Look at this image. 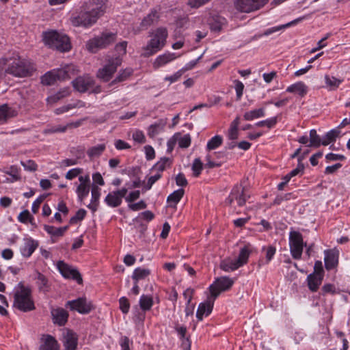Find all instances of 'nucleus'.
<instances>
[{"instance_id":"f257e3e1","label":"nucleus","mask_w":350,"mask_h":350,"mask_svg":"<svg viewBox=\"0 0 350 350\" xmlns=\"http://www.w3.org/2000/svg\"><path fill=\"white\" fill-rule=\"evenodd\" d=\"M105 10L103 0H86L80 8L79 12L72 14L70 21L75 27H90L105 14Z\"/></svg>"},{"instance_id":"f03ea898","label":"nucleus","mask_w":350,"mask_h":350,"mask_svg":"<svg viewBox=\"0 0 350 350\" xmlns=\"http://www.w3.org/2000/svg\"><path fill=\"white\" fill-rule=\"evenodd\" d=\"M14 308L22 312H29L35 309L34 301L31 295V289L25 286L21 282L14 290Z\"/></svg>"},{"instance_id":"7ed1b4c3","label":"nucleus","mask_w":350,"mask_h":350,"mask_svg":"<svg viewBox=\"0 0 350 350\" xmlns=\"http://www.w3.org/2000/svg\"><path fill=\"white\" fill-rule=\"evenodd\" d=\"M42 40L45 45L49 48L60 52L68 51L71 49L69 38L66 35L59 33L55 30L43 32Z\"/></svg>"},{"instance_id":"20e7f679","label":"nucleus","mask_w":350,"mask_h":350,"mask_svg":"<svg viewBox=\"0 0 350 350\" xmlns=\"http://www.w3.org/2000/svg\"><path fill=\"white\" fill-rule=\"evenodd\" d=\"M34 70V66L29 60L22 58L16 54L10 58L5 72L15 77H25L31 75Z\"/></svg>"},{"instance_id":"39448f33","label":"nucleus","mask_w":350,"mask_h":350,"mask_svg":"<svg viewBox=\"0 0 350 350\" xmlns=\"http://www.w3.org/2000/svg\"><path fill=\"white\" fill-rule=\"evenodd\" d=\"M152 34V39L144 48L145 51L144 56L145 57H149L161 50L164 46L168 35L165 27L157 28Z\"/></svg>"},{"instance_id":"423d86ee","label":"nucleus","mask_w":350,"mask_h":350,"mask_svg":"<svg viewBox=\"0 0 350 350\" xmlns=\"http://www.w3.org/2000/svg\"><path fill=\"white\" fill-rule=\"evenodd\" d=\"M73 66L67 65L62 68L53 69L45 73L41 77V83L44 85H54L57 81H62L71 78Z\"/></svg>"},{"instance_id":"0eeeda50","label":"nucleus","mask_w":350,"mask_h":350,"mask_svg":"<svg viewBox=\"0 0 350 350\" xmlns=\"http://www.w3.org/2000/svg\"><path fill=\"white\" fill-rule=\"evenodd\" d=\"M250 198V194L245 187L241 184H237L232 188L230 195L226 199L225 203L232 207H235L236 204L239 206H243Z\"/></svg>"},{"instance_id":"6e6552de","label":"nucleus","mask_w":350,"mask_h":350,"mask_svg":"<svg viewBox=\"0 0 350 350\" xmlns=\"http://www.w3.org/2000/svg\"><path fill=\"white\" fill-rule=\"evenodd\" d=\"M106 61V65L98 69L96 74L97 77L104 82L109 81L117 70L118 67L122 64L120 57L107 56Z\"/></svg>"},{"instance_id":"1a4fd4ad","label":"nucleus","mask_w":350,"mask_h":350,"mask_svg":"<svg viewBox=\"0 0 350 350\" xmlns=\"http://www.w3.org/2000/svg\"><path fill=\"white\" fill-rule=\"evenodd\" d=\"M290 252L294 259H300L303 252L304 243L302 234L297 231H291L289 233Z\"/></svg>"},{"instance_id":"9d476101","label":"nucleus","mask_w":350,"mask_h":350,"mask_svg":"<svg viewBox=\"0 0 350 350\" xmlns=\"http://www.w3.org/2000/svg\"><path fill=\"white\" fill-rule=\"evenodd\" d=\"M233 284L234 280L228 277L218 278L209 286L210 294L216 299L221 292L229 290Z\"/></svg>"},{"instance_id":"9b49d317","label":"nucleus","mask_w":350,"mask_h":350,"mask_svg":"<svg viewBox=\"0 0 350 350\" xmlns=\"http://www.w3.org/2000/svg\"><path fill=\"white\" fill-rule=\"evenodd\" d=\"M269 0H236L235 8L241 12L249 13L260 9Z\"/></svg>"},{"instance_id":"f8f14e48","label":"nucleus","mask_w":350,"mask_h":350,"mask_svg":"<svg viewBox=\"0 0 350 350\" xmlns=\"http://www.w3.org/2000/svg\"><path fill=\"white\" fill-rule=\"evenodd\" d=\"M65 306L71 310H76L80 314H88L94 308L92 301L85 297L68 301Z\"/></svg>"},{"instance_id":"ddd939ff","label":"nucleus","mask_w":350,"mask_h":350,"mask_svg":"<svg viewBox=\"0 0 350 350\" xmlns=\"http://www.w3.org/2000/svg\"><path fill=\"white\" fill-rule=\"evenodd\" d=\"M57 267L64 278L72 279L77 281L78 284L82 283L81 275L77 269L72 267L62 260L57 262Z\"/></svg>"},{"instance_id":"4468645a","label":"nucleus","mask_w":350,"mask_h":350,"mask_svg":"<svg viewBox=\"0 0 350 350\" xmlns=\"http://www.w3.org/2000/svg\"><path fill=\"white\" fill-rule=\"evenodd\" d=\"M215 300V298L210 295L206 300L199 304L196 312V317L199 321H202L204 316L207 317L211 313Z\"/></svg>"},{"instance_id":"2eb2a0df","label":"nucleus","mask_w":350,"mask_h":350,"mask_svg":"<svg viewBox=\"0 0 350 350\" xmlns=\"http://www.w3.org/2000/svg\"><path fill=\"white\" fill-rule=\"evenodd\" d=\"M324 262L327 270H332L338 265L339 252L338 250H326L324 251Z\"/></svg>"},{"instance_id":"dca6fc26","label":"nucleus","mask_w":350,"mask_h":350,"mask_svg":"<svg viewBox=\"0 0 350 350\" xmlns=\"http://www.w3.org/2000/svg\"><path fill=\"white\" fill-rule=\"evenodd\" d=\"M72 83L78 92H85L93 86L94 80L89 76H83L76 78Z\"/></svg>"},{"instance_id":"f3484780","label":"nucleus","mask_w":350,"mask_h":350,"mask_svg":"<svg viewBox=\"0 0 350 350\" xmlns=\"http://www.w3.org/2000/svg\"><path fill=\"white\" fill-rule=\"evenodd\" d=\"M80 184L78 185L76 192L80 201H83L90 192V179L88 175L79 177Z\"/></svg>"},{"instance_id":"a211bd4d","label":"nucleus","mask_w":350,"mask_h":350,"mask_svg":"<svg viewBox=\"0 0 350 350\" xmlns=\"http://www.w3.org/2000/svg\"><path fill=\"white\" fill-rule=\"evenodd\" d=\"M51 314L53 322L59 326L64 325L68 321V313L62 308H51Z\"/></svg>"},{"instance_id":"6ab92c4d","label":"nucleus","mask_w":350,"mask_h":350,"mask_svg":"<svg viewBox=\"0 0 350 350\" xmlns=\"http://www.w3.org/2000/svg\"><path fill=\"white\" fill-rule=\"evenodd\" d=\"M160 18V14L156 9H152L150 12L142 19L140 23L139 27L141 29H147L151 25L158 23Z\"/></svg>"},{"instance_id":"aec40b11","label":"nucleus","mask_w":350,"mask_h":350,"mask_svg":"<svg viewBox=\"0 0 350 350\" xmlns=\"http://www.w3.org/2000/svg\"><path fill=\"white\" fill-rule=\"evenodd\" d=\"M63 345L64 350H76L78 345L77 334L71 330H68L64 336Z\"/></svg>"},{"instance_id":"412c9836","label":"nucleus","mask_w":350,"mask_h":350,"mask_svg":"<svg viewBox=\"0 0 350 350\" xmlns=\"http://www.w3.org/2000/svg\"><path fill=\"white\" fill-rule=\"evenodd\" d=\"M38 247V241L32 239L31 238L27 239L25 240L23 246L21 248V253L24 257L29 258Z\"/></svg>"},{"instance_id":"4be33fe9","label":"nucleus","mask_w":350,"mask_h":350,"mask_svg":"<svg viewBox=\"0 0 350 350\" xmlns=\"http://www.w3.org/2000/svg\"><path fill=\"white\" fill-rule=\"evenodd\" d=\"M301 20H302L301 18H298L297 19H295V20H293V21L286 23V24L269 28V29L265 30L264 31V33H262V34H256V35H254L252 38V40H256L258 38H260L262 36H269V35H270V34H271V33H273L274 32H276V31H280L281 29H285L286 27H291V26H292L293 25L297 24L298 22L301 21Z\"/></svg>"},{"instance_id":"5701e85b","label":"nucleus","mask_w":350,"mask_h":350,"mask_svg":"<svg viewBox=\"0 0 350 350\" xmlns=\"http://www.w3.org/2000/svg\"><path fill=\"white\" fill-rule=\"evenodd\" d=\"M208 22L211 31H219L221 29L223 25L226 24V21L225 18L219 15L213 14L210 16Z\"/></svg>"},{"instance_id":"b1692460","label":"nucleus","mask_w":350,"mask_h":350,"mask_svg":"<svg viewBox=\"0 0 350 350\" xmlns=\"http://www.w3.org/2000/svg\"><path fill=\"white\" fill-rule=\"evenodd\" d=\"M323 280V275L310 273L307 276L308 288L312 292H317Z\"/></svg>"},{"instance_id":"393cba45","label":"nucleus","mask_w":350,"mask_h":350,"mask_svg":"<svg viewBox=\"0 0 350 350\" xmlns=\"http://www.w3.org/2000/svg\"><path fill=\"white\" fill-rule=\"evenodd\" d=\"M176 58L174 53H165L158 56L153 62V68L157 70L159 68L165 65Z\"/></svg>"},{"instance_id":"a878e982","label":"nucleus","mask_w":350,"mask_h":350,"mask_svg":"<svg viewBox=\"0 0 350 350\" xmlns=\"http://www.w3.org/2000/svg\"><path fill=\"white\" fill-rule=\"evenodd\" d=\"M44 343L40 345V350H59L57 341L51 335L43 336Z\"/></svg>"},{"instance_id":"bb28decb","label":"nucleus","mask_w":350,"mask_h":350,"mask_svg":"<svg viewBox=\"0 0 350 350\" xmlns=\"http://www.w3.org/2000/svg\"><path fill=\"white\" fill-rule=\"evenodd\" d=\"M97 37L100 41L102 48L105 49L116 41V33L105 32Z\"/></svg>"},{"instance_id":"cd10ccee","label":"nucleus","mask_w":350,"mask_h":350,"mask_svg":"<svg viewBox=\"0 0 350 350\" xmlns=\"http://www.w3.org/2000/svg\"><path fill=\"white\" fill-rule=\"evenodd\" d=\"M105 202L109 206L115 208L121 204L122 200L114 191L107 194L105 198Z\"/></svg>"},{"instance_id":"c85d7f7f","label":"nucleus","mask_w":350,"mask_h":350,"mask_svg":"<svg viewBox=\"0 0 350 350\" xmlns=\"http://www.w3.org/2000/svg\"><path fill=\"white\" fill-rule=\"evenodd\" d=\"M307 86L301 81L295 83L286 89V92L297 93L301 96H304L307 93Z\"/></svg>"},{"instance_id":"c756f323","label":"nucleus","mask_w":350,"mask_h":350,"mask_svg":"<svg viewBox=\"0 0 350 350\" xmlns=\"http://www.w3.org/2000/svg\"><path fill=\"white\" fill-rule=\"evenodd\" d=\"M165 125V122L163 120H159L158 122L152 124L148 128V135L150 138L155 137L159 133H161Z\"/></svg>"},{"instance_id":"7c9ffc66","label":"nucleus","mask_w":350,"mask_h":350,"mask_svg":"<svg viewBox=\"0 0 350 350\" xmlns=\"http://www.w3.org/2000/svg\"><path fill=\"white\" fill-rule=\"evenodd\" d=\"M342 82V79L328 75H325V87L330 91L336 90Z\"/></svg>"},{"instance_id":"2f4dec72","label":"nucleus","mask_w":350,"mask_h":350,"mask_svg":"<svg viewBox=\"0 0 350 350\" xmlns=\"http://www.w3.org/2000/svg\"><path fill=\"white\" fill-rule=\"evenodd\" d=\"M172 160L167 157L161 158L156 164L152 167V170L157 171V173L163 172L167 167H170L172 165Z\"/></svg>"},{"instance_id":"473e14b6","label":"nucleus","mask_w":350,"mask_h":350,"mask_svg":"<svg viewBox=\"0 0 350 350\" xmlns=\"http://www.w3.org/2000/svg\"><path fill=\"white\" fill-rule=\"evenodd\" d=\"M150 274V269L137 267L133 271L132 278L135 283H137L139 280L146 279Z\"/></svg>"},{"instance_id":"72a5a7b5","label":"nucleus","mask_w":350,"mask_h":350,"mask_svg":"<svg viewBox=\"0 0 350 350\" xmlns=\"http://www.w3.org/2000/svg\"><path fill=\"white\" fill-rule=\"evenodd\" d=\"M340 131L338 129H334L327 132L322 138V145L327 146L336 141L339 136Z\"/></svg>"},{"instance_id":"f704fd0d","label":"nucleus","mask_w":350,"mask_h":350,"mask_svg":"<svg viewBox=\"0 0 350 350\" xmlns=\"http://www.w3.org/2000/svg\"><path fill=\"white\" fill-rule=\"evenodd\" d=\"M265 116V109L259 108L245 112L243 115V118L245 120L251 121L254 119L264 117Z\"/></svg>"},{"instance_id":"c9c22d12","label":"nucleus","mask_w":350,"mask_h":350,"mask_svg":"<svg viewBox=\"0 0 350 350\" xmlns=\"http://www.w3.org/2000/svg\"><path fill=\"white\" fill-rule=\"evenodd\" d=\"M133 72V70L131 68H127L121 70L116 77L113 80L111 84H115L126 81Z\"/></svg>"},{"instance_id":"e433bc0d","label":"nucleus","mask_w":350,"mask_h":350,"mask_svg":"<svg viewBox=\"0 0 350 350\" xmlns=\"http://www.w3.org/2000/svg\"><path fill=\"white\" fill-rule=\"evenodd\" d=\"M250 254V252L247 246H245L241 249L237 259H235L239 267L247 263Z\"/></svg>"},{"instance_id":"4c0bfd02","label":"nucleus","mask_w":350,"mask_h":350,"mask_svg":"<svg viewBox=\"0 0 350 350\" xmlns=\"http://www.w3.org/2000/svg\"><path fill=\"white\" fill-rule=\"evenodd\" d=\"M139 306L144 311L150 310L153 305V299L151 296L142 295L139 299Z\"/></svg>"},{"instance_id":"58836bf2","label":"nucleus","mask_w":350,"mask_h":350,"mask_svg":"<svg viewBox=\"0 0 350 350\" xmlns=\"http://www.w3.org/2000/svg\"><path fill=\"white\" fill-rule=\"evenodd\" d=\"M36 283L40 291L46 293L49 291L50 287L48 280L43 274L40 273H38Z\"/></svg>"},{"instance_id":"ea45409f","label":"nucleus","mask_w":350,"mask_h":350,"mask_svg":"<svg viewBox=\"0 0 350 350\" xmlns=\"http://www.w3.org/2000/svg\"><path fill=\"white\" fill-rule=\"evenodd\" d=\"M184 193L185 191L183 189L176 190L168 196L167 202L170 204L172 203L175 206L183 197Z\"/></svg>"},{"instance_id":"a19ab883","label":"nucleus","mask_w":350,"mask_h":350,"mask_svg":"<svg viewBox=\"0 0 350 350\" xmlns=\"http://www.w3.org/2000/svg\"><path fill=\"white\" fill-rule=\"evenodd\" d=\"M86 49L91 53H96L99 50L102 49L100 41L98 37H95L90 40L86 43Z\"/></svg>"},{"instance_id":"79ce46f5","label":"nucleus","mask_w":350,"mask_h":350,"mask_svg":"<svg viewBox=\"0 0 350 350\" xmlns=\"http://www.w3.org/2000/svg\"><path fill=\"white\" fill-rule=\"evenodd\" d=\"M321 145H322V139H321L320 136L317 134V131L315 129L310 130V144L308 146L318 148Z\"/></svg>"},{"instance_id":"37998d69","label":"nucleus","mask_w":350,"mask_h":350,"mask_svg":"<svg viewBox=\"0 0 350 350\" xmlns=\"http://www.w3.org/2000/svg\"><path fill=\"white\" fill-rule=\"evenodd\" d=\"M236 260H224L221 262L220 267L225 271H234L239 268Z\"/></svg>"},{"instance_id":"c03bdc74","label":"nucleus","mask_w":350,"mask_h":350,"mask_svg":"<svg viewBox=\"0 0 350 350\" xmlns=\"http://www.w3.org/2000/svg\"><path fill=\"white\" fill-rule=\"evenodd\" d=\"M105 148L106 147L104 144H98L88 149L87 154L90 158L97 157L103 152V151L105 150Z\"/></svg>"},{"instance_id":"a18cd8bd","label":"nucleus","mask_w":350,"mask_h":350,"mask_svg":"<svg viewBox=\"0 0 350 350\" xmlns=\"http://www.w3.org/2000/svg\"><path fill=\"white\" fill-rule=\"evenodd\" d=\"M20 170L16 165H12L9 167L8 170L5 171V173L11 176L12 179L7 178V181L14 182L21 180Z\"/></svg>"},{"instance_id":"49530a36","label":"nucleus","mask_w":350,"mask_h":350,"mask_svg":"<svg viewBox=\"0 0 350 350\" xmlns=\"http://www.w3.org/2000/svg\"><path fill=\"white\" fill-rule=\"evenodd\" d=\"M222 137L220 135H215L208 142L206 148L208 150H214L219 147L222 144Z\"/></svg>"},{"instance_id":"de8ad7c7","label":"nucleus","mask_w":350,"mask_h":350,"mask_svg":"<svg viewBox=\"0 0 350 350\" xmlns=\"http://www.w3.org/2000/svg\"><path fill=\"white\" fill-rule=\"evenodd\" d=\"M70 94V91L68 88L64 89L55 95H53L47 98L49 103H54L58 101L59 100L68 96Z\"/></svg>"},{"instance_id":"09e8293b","label":"nucleus","mask_w":350,"mask_h":350,"mask_svg":"<svg viewBox=\"0 0 350 350\" xmlns=\"http://www.w3.org/2000/svg\"><path fill=\"white\" fill-rule=\"evenodd\" d=\"M337 293L336 288L334 284L327 283L325 284L322 288L320 295L325 296L327 294L335 295Z\"/></svg>"},{"instance_id":"8fccbe9b","label":"nucleus","mask_w":350,"mask_h":350,"mask_svg":"<svg viewBox=\"0 0 350 350\" xmlns=\"http://www.w3.org/2000/svg\"><path fill=\"white\" fill-rule=\"evenodd\" d=\"M203 164L199 158H196L194 159L191 169L193 172V176L195 177L199 176V175L201 174V172L202 170Z\"/></svg>"},{"instance_id":"3c124183","label":"nucleus","mask_w":350,"mask_h":350,"mask_svg":"<svg viewBox=\"0 0 350 350\" xmlns=\"http://www.w3.org/2000/svg\"><path fill=\"white\" fill-rule=\"evenodd\" d=\"M127 42L122 41L117 44L115 46V51L118 53L115 57H120L122 59L123 55L126 53Z\"/></svg>"},{"instance_id":"603ef678","label":"nucleus","mask_w":350,"mask_h":350,"mask_svg":"<svg viewBox=\"0 0 350 350\" xmlns=\"http://www.w3.org/2000/svg\"><path fill=\"white\" fill-rule=\"evenodd\" d=\"M85 215H86L85 210H84L83 208L78 210L77 212L76 213L75 215H74L73 217H72L70 219V224H74L77 223L79 221L83 220L84 219V217H85Z\"/></svg>"},{"instance_id":"864d4df0","label":"nucleus","mask_w":350,"mask_h":350,"mask_svg":"<svg viewBox=\"0 0 350 350\" xmlns=\"http://www.w3.org/2000/svg\"><path fill=\"white\" fill-rule=\"evenodd\" d=\"M21 164L27 171L35 172L38 169V165L35 163L34 161L31 159L26 161H21Z\"/></svg>"},{"instance_id":"5fc2aeb1","label":"nucleus","mask_w":350,"mask_h":350,"mask_svg":"<svg viewBox=\"0 0 350 350\" xmlns=\"http://www.w3.org/2000/svg\"><path fill=\"white\" fill-rule=\"evenodd\" d=\"M277 124V117H273L269 119H267L265 120H262L258 122L256 125L257 126H266L269 129L273 127Z\"/></svg>"},{"instance_id":"6e6d98bb","label":"nucleus","mask_w":350,"mask_h":350,"mask_svg":"<svg viewBox=\"0 0 350 350\" xmlns=\"http://www.w3.org/2000/svg\"><path fill=\"white\" fill-rule=\"evenodd\" d=\"M71 153L75 156V159H77L79 161V159L84 158L85 157V148L82 146H78L76 148H72L70 150Z\"/></svg>"},{"instance_id":"4d7b16f0","label":"nucleus","mask_w":350,"mask_h":350,"mask_svg":"<svg viewBox=\"0 0 350 350\" xmlns=\"http://www.w3.org/2000/svg\"><path fill=\"white\" fill-rule=\"evenodd\" d=\"M119 304L121 311L124 314H127L130 308L129 299L125 297H122L119 299Z\"/></svg>"},{"instance_id":"13d9d810","label":"nucleus","mask_w":350,"mask_h":350,"mask_svg":"<svg viewBox=\"0 0 350 350\" xmlns=\"http://www.w3.org/2000/svg\"><path fill=\"white\" fill-rule=\"evenodd\" d=\"M11 116L9 108L7 105L0 106V122L5 121Z\"/></svg>"},{"instance_id":"bf43d9fd","label":"nucleus","mask_w":350,"mask_h":350,"mask_svg":"<svg viewBox=\"0 0 350 350\" xmlns=\"http://www.w3.org/2000/svg\"><path fill=\"white\" fill-rule=\"evenodd\" d=\"M91 194H92L91 202L92 203L96 202V203L98 204V200H99L100 196V189L96 185H93L92 187Z\"/></svg>"},{"instance_id":"052dcab7","label":"nucleus","mask_w":350,"mask_h":350,"mask_svg":"<svg viewBox=\"0 0 350 350\" xmlns=\"http://www.w3.org/2000/svg\"><path fill=\"white\" fill-rule=\"evenodd\" d=\"M234 88L236 90V94H237V100H239L241 99V98L243 95L244 85L241 81H240L239 80H235L234 81Z\"/></svg>"},{"instance_id":"680f3d73","label":"nucleus","mask_w":350,"mask_h":350,"mask_svg":"<svg viewBox=\"0 0 350 350\" xmlns=\"http://www.w3.org/2000/svg\"><path fill=\"white\" fill-rule=\"evenodd\" d=\"M191 144V137L189 134L180 137L178 139V146L182 148H188Z\"/></svg>"},{"instance_id":"e2e57ef3","label":"nucleus","mask_w":350,"mask_h":350,"mask_svg":"<svg viewBox=\"0 0 350 350\" xmlns=\"http://www.w3.org/2000/svg\"><path fill=\"white\" fill-rule=\"evenodd\" d=\"M128 207L131 211H137L145 209L147 207V204L144 200H141L137 203L129 204Z\"/></svg>"},{"instance_id":"0e129e2a","label":"nucleus","mask_w":350,"mask_h":350,"mask_svg":"<svg viewBox=\"0 0 350 350\" xmlns=\"http://www.w3.org/2000/svg\"><path fill=\"white\" fill-rule=\"evenodd\" d=\"M161 178V174L160 173H157L155 175L150 176L148 178L146 185L144 186V189L145 191L150 189L153 184L158 180H159Z\"/></svg>"},{"instance_id":"69168bd1","label":"nucleus","mask_w":350,"mask_h":350,"mask_svg":"<svg viewBox=\"0 0 350 350\" xmlns=\"http://www.w3.org/2000/svg\"><path fill=\"white\" fill-rule=\"evenodd\" d=\"M44 229L46 232H47L49 234L54 237H62L61 230L59 228H55L53 226L44 225Z\"/></svg>"},{"instance_id":"338daca9","label":"nucleus","mask_w":350,"mask_h":350,"mask_svg":"<svg viewBox=\"0 0 350 350\" xmlns=\"http://www.w3.org/2000/svg\"><path fill=\"white\" fill-rule=\"evenodd\" d=\"M46 197V195H41L33 202L31 211L33 213H36L38 212L40 205L44 200Z\"/></svg>"},{"instance_id":"774afa93","label":"nucleus","mask_w":350,"mask_h":350,"mask_svg":"<svg viewBox=\"0 0 350 350\" xmlns=\"http://www.w3.org/2000/svg\"><path fill=\"white\" fill-rule=\"evenodd\" d=\"M82 173V169L81 168H73L69 170L66 174V178L72 180Z\"/></svg>"}]
</instances>
